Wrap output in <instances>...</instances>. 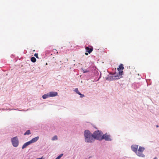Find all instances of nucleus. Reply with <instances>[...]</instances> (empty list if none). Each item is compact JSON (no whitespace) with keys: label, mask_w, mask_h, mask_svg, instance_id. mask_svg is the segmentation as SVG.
Listing matches in <instances>:
<instances>
[{"label":"nucleus","mask_w":159,"mask_h":159,"mask_svg":"<svg viewBox=\"0 0 159 159\" xmlns=\"http://www.w3.org/2000/svg\"><path fill=\"white\" fill-rule=\"evenodd\" d=\"M84 136L85 141L87 143L93 142L94 139L102 140V133L101 131L98 130L94 132L92 134L88 130L85 131Z\"/></svg>","instance_id":"1"},{"label":"nucleus","mask_w":159,"mask_h":159,"mask_svg":"<svg viewBox=\"0 0 159 159\" xmlns=\"http://www.w3.org/2000/svg\"><path fill=\"white\" fill-rule=\"evenodd\" d=\"M12 143L15 147H17L19 145V140L17 137H15L11 139Z\"/></svg>","instance_id":"2"},{"label":"nucleus","mask_w":159,"mask_h":159,"mask_svg":"<svg viewBox=\"0 0 159 159\" xmlns=\"http://www.w3.org/2000/svg\"><path fill=\"white\" fill-rule=\"evenodd\" d=\"M124 69L123 65L121 64H120L119 67L117 68V70L119 71V75H122L123 71L122 70Z\"/></svg>","instance_id":"3"},{"label":"nucleus","mask_w":159,"mask_h":159,"mask_svg":"<svg viewBox=\"0 0 159 159\" xmlns=\"http://www.w3.org/2000/svg\"><path fill=\"white\" fill-rule=\"evenodd\" d=\"M105 139L107 141H111V139L110 135H107V134H104L102 136V139Z\"/></svg>","instance_id":"4"},{"label":"nucleus","mask_w":159,"mask_h":159,"mask_svg":"<svg viewBox=\"0 0 159 159\" xmlns=\"http://www.w3.org/2000/svg\"><path fill=\"white\" fill-rule=\"evenodd\" d=\"M49 97H53L57 96L58 93L56 92H50L48 93Z\"/></svg>","instance_id":"5"},{"label":"nucleus","mask_w":159,"mask_h":159,"mask_svg":"<svg viewBox=\"0 0 159 159\" xmlns=\"http://www.w3.org/2000/svg\"><path fill=\"white\" fill-rule=\"evenodd\" d=\"M86 52H88L89 54L91 53L93 50V48L92 47H91L90 48L88 47H85Z\"/></svg>","instance_id":"6"},{"label":"nucleus","mask_w":159,"mask_h":159,"mask_svg":"<svg viewBox=\"0 0 159 159\" xmlns=\"http://www.w3.org/2000/svg\"><path fill=\"white\" fill-rule=\"evenodd\" d=\"M132 150L134 152H136L137 151L138 146L137 145H133L131 146Z\"/></svg>","instance_id":"7"},{"label":"nucleus","mask_w":159,"mask_h":159,"mask_svg":"<svg viewBox=\"0 0 159 159\" xmlns=\"http://www.w3.org/2000/svg\"><path fill=\"white\" fill-rule=\"evenodd\" d=\"M39 137L38 136L32 139L30 141H29V142L31 144L34 143L37 141L39 139Z\"/></svg>","instance_id":"8"},{"label":"nucleus","mask_w":159,"mask_h":159,"mask_svg":"<svg viewBox=\"0 0 159 159\" xmlns=\"http://www.w3.org/2000/svg\"><path fill=\"white\" fill-rule=\"evenodd\" d=\"M142 152H139L138 151V152L137 151L136 153L137 155L139 156L143 157L144 156V155L142 153Z\"/></svg>","instance_id":"9"},{"label":"nucleus","mask_w":159,"mask_h":159,"mask_svg":"<svg viewBox=\"0 0 159 159\" xmlns=\"http://www.w3.org/2000/svg\"><path fill=\"white\" fill-rule=\"evenodd\" d=\"M31 143H30V142L29 141L28 142L25 143L23 145V146H22V148L23 149L25 148H26V147L27 146L29 145Z\"/></svg>","instance_id":"10"},{"label":"nucleus","mask_w":159,"mask_h":159,"mask_svg":"<svg viewBox=\"0 0 159 159\" xmlns=\"http://www.w3.org/2000/svg\"><path fill=\"white\" fill-rule=\"evenodd\" d=\"M42 97L43 99H45L46 98H48V97H50L49 96L48 93V94H45L43 95V96Z\"/></svg>","instance_id":"11"},{"label":"nucleus","mask_w":159,"mask_h":159,"mask_svg":"<svg viewBox=\"0 0 159 159\" xmlns=\"http://www.w3.org/2000/svg\"><path fill=\"white\" fill-rule=\"evenodd\" d=\"M144 148L140 146L138 149V151L139 152H143L144 151Z\"/></svg>","instance_id":"12"},{"label":"nucleus","mask_w":159,"mask_h":159,"mask_svg":"<svg viewBox=\"0 0 159 159\" xmlns=\"http://www.w3.org/2000/svg\"><path fill=\"white\" fill-rule=\"evenodd\" d=\"M31 61L33 62H35L36 61V59L34 57H32L31 58Z\"/></svg>","instance_id":"13"},{"label":"nucleus","mask_w":159,"mask_h":159,"mask_svg":"<svg viewBox=\"0 0 159 159\" xmlns=\"http://www.w3.org/2000/svg\"><path fill=\"white\" fill-rule=\"evenodd\" d=\"M30 134V130H28L24 133V135H29Z\"/></svg>","instance_id":"14"},{"label":"nucleus","mask_w":159,"mask_h":159,"mask_svg":"<svg viewBox=\"0 0 159 159\" xmlns=\"http://www.w3.org/2000/svg\"><path fill=\"white\" fill-rule=\"evenodd\" d=\"M52 139L53 141L57 140V135H55V136H54L52 138Z\"/></svg>","instance_id":"15"},{"label":"nucleus","mask_w":159,"mask_h":159,"mask_svg":"<svg viewBox=\"0 0 159 159\" xmlns=\"http://www.w3.org/2000/svg\"><path fill=\"white\" fill-rule=\"evenodd\" d=\"M74 91L76 92V93L77 94H80V92L79 91L78 88H76L75 89V90H74Z\"/></svg>","instance_id":"16"},{"label":"nucleus","mask_w":159,"mask_h":159,"mask_svg":"<svg viewBox=\"0 0 159 159\" xmlns=\"http://www.w3.org/2000/svg\"><path fill=\"white\" fill-rule=\"evenodd\" d=\"M63 155V154H61L58 156L55 159H60Z\"/></svg>","instance_id":"17"},{"label":"nucleus","mask_w":159,"mask_h":159,"mask_svg":"<svg viewBox=\"0 0 159 159\" xmlns=\"http://www.w3.org/2000/svg\"><path fill=\"white\" fill-rule=\"evenodd\" d=\"M79 95H80V98H83L84 97V94H82L80 93Z\"/></svg>","instance_id":"18"},{"label":"nucleus","mask_w":159,"mask_h":159,"mask_svg":"<svg viewBox=\"0 0 159 159\" xmlns=\"http://www.w3.org/2000/svg\"><path fill=\"white\" fill-rule=\"evenodd\" d=\"M34 56H35L37 58H39L38 53H35L34 55Z\"/></svg>","instance_id":"19"},{"label":"nucleus","mask_w":159,"mask_h":159,"mask_svg":"<svg viewBox=\"0 0 159 159\" xmlns=\"http://www.w3.org/2000/svg\"><path fill=\"white\" fill-rule=\"evenodd\" d=\"M83 70L84 73H87V72H89V71H88L86 70Z\"/></svg>","instance_id":"20"},{"label":"nucleus","mask_w":159,"mask_h":159,"mask_svg":"<svg viewBox=\"0 0 159 159\" xmlns=\"http://www.w3.org/2000/svg\"><path fill=\"white\" fill-rule=\"evenodd\" d=\"M85 55H88V53H87V52H85Z\"/></svg>","instance_id":"21"},{"label":"nucleus","mask_w":159,"mask_h":159,"mask_svg":"<svg viewBox=\"0 0 159 159\" xmlns=\"http://www.w3.org/2000/svg\"><path fill=\"white\" fill-rule=\"evenodd\" d=\"M156 127H157V128H158V127H159L158 125H156Z\"/></svg>","instance_id":"22"},{"label":"nucleus","mask_w":159,"mask_h":159,"mask_svg":"<svg viewBox=\"0 0 159 159\" xmlns=\"http://www.w3.org/2000/svg\"><path fill=\"white\" fill-rule=\"evenodd\" d=\"M153 159H157L156 157H155Z\"/></svg>","instance_id":"23"},{"label":"nucleus","mask_w":159,"mask_h":159,"mask_svg":"<svg viewBox=\"0 0 159 159\" xmlns=\"http://www.w3.org/2000/svg\"><path fill=\"white\" fill-rule=\"evenodd\" d=\"M56 53H57V54L58 53V52H56Z\"/></svg>","instance_id":"24"},{"label":"nucleus","mask_w":159,"mask_h":159,"mask_svg":"<svg viewBox=\"0 0 159 159\" xmlns=\"http://www.w3.org/2000/svg\"><path fill=\"white\" fill-rule=\"evenodd\" d=\"M46 64L47 65L48 64L47 63H46Z\"/></svg>","instance_id":"25"},{"label":"nucleus","mask_w":159,"mask_h":159,"mask_svg":"<svg viewBox=\"0 0 159 159\" xmlns=\"http://www.w3.org/2000/svg\"><path fill=\"white\" fill-rule=\"evenodd\" d=\"M54 50L57 51V50H56L55 49Z\"/></svg>","instance_id":"26"}]
</instances>
